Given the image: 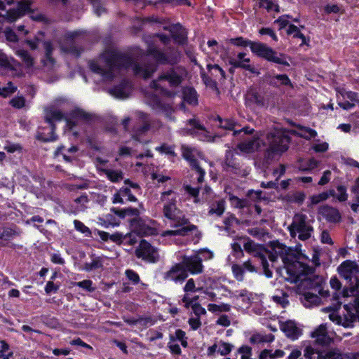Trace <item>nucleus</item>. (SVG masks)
Masks as SVG:
<instances>
[{"label":"nucleus","instance_id":"nucleus-20","mask_svg":"<svg viewBox=\"0 0 359 359\" xmlns=\"http://www.w3.org/2000/svg\"><path fill=\"white\" fill-rule=\"evenodd\" d=\"M147 103L154 110L162 111L168 118L174 120V118L172 116L173 109L169 104L161 102L160 98L156 95L148 97L147 98Z\"/></svg>","mask_w":359,"mask_h":359},{"label":"nucleus","instance_id":"nucleus-23","mask_svg":"<svg viewBox=\"0 0 359 359\" xmlns=\"http://www.w3.org/2000/svg\"><path fill=\"white\" fill-rule=\"evenodd\" d=\"M319 214L329 222L337 223L341 219V214L337 208L323 205L319 209Z\"/></svg>","mask_w":359,"mask_h":359},{"label":"nucleus","instance_id":"nucleus-28","mask_svg":"<svg viewBox=\"0 0 359 359\" xmlns=\"http://www.w3.org/2000/svg\"><path fill=\"white\" fill-rule=\"evenodd\" d=\"M280 330L290 338L297 339L301 334V330L294 321L288 320L280 325Z\"/></svg>","mask_w":359,"mask_h":359},{"label":"nucleus","instance_id":"nucleus-17","mask_svg":"<svg viewBox=\"0 0 359 359\" xmlns=\"http://www.w3.org/2000/svg\"><path fill=\"white\" fill-rule=\"evenodd\" d=\"M30 1H21L18 4L16 8L11 9L6 12V15H1L0 18L3 20H7L8 22H13L18 18L22 16L26 12H29L30 9Z\"/></svg>","mask_w":359,"mask_h":359},{"label":"nucleus","instance_id":"nucleus-31","mask_svg":"<svg viewBox=\"0 0 359 359\" xmlns=\"http://www.w3.org/2000/svg\"><path fill=\"white\" fill-rule=\"evenodd\" d=\"M319 164V161L314 158H310L307 161L299 159L297 164V168L302 171H309L316 168Z\"/></svg>","mask_w":359,"mask_h":359},{"label":"nucleus","instance_id":"nucleus-43","mask_svg":"<svg viewBox=\"0 0 359 359\" xmlns=\"http://www.w3.org/2000/svg\"><path fill=\"white\" fill-rule=\"evenodd\" d=\"M278 82L284 86L291 85V81L286 74H278L271 79L270 84L273 86H278Z\"/></svg>","mask_w":359,"mask_h":359},{"label":"nucleus","instance_id":"nucleus-32","mask_svg":"<svg viewBox=\"0 0 359 359\" xmlns=\"http://www.w3.org/2000/svg\"><path fill=\"white\" fill-rule=\"evenodd\" d=\"M247 100L248 102L254 103L259 107H263L264 105V97L253 89H251L248 92Z\"/></svg>","mask_w":359,"mask_h":359},{"label":"nucleus","instance_id":"nucleus-38","mask_svg":"<svg viewBox=\"0 0 359 359\" xmlns=\"http://www.w3.org/2000/svg\"><path fill=\"white\" fill-rule=\"evenodd\" d=\"M131 233L123 235L121 233H115L111 234L110 240L115 243H121L123 240H126L128 238H129L128 243L130 245H134L137 241L135 238H131Z\"/></svg>","mask_w":359,"mask_h":359},{"label":"nucleus","instance_id":"nucleus-30","mask_svg":"<svg viewBox=\"0 0 359 359\" xmlns=\"http://www.w3.org/2000/svg\"><path fill=\"white\" fill-rule=\"evenodd\" d=\"M244 250L249 253H254L255 256L259 258V254L262 253L264 248L257 244L253 241L248 239L243 245Z\"/></svg>","mask_w":359,"mask_h":359},{"label":"nucleus","instance_id":"nucleus-11","mask_svg":"<svg viewBox=\"0 0 359 359\" xmlns=\"http://www.w3.org/2000/svg\"><path fill=\"white\" fill-rule=\"evenodd\" d=\"M135 255L149 263H156L160 258L158 250L145 240L140 241L138 248L135 250Z\"/></svg>","mask_w":359,"mask_h":359},{"label":"nucleus","instance_id":"nucleus-24","mask_svg":"<svg viewBox=\"0 0 359 359\" xmlns=\"http://www.w3.org/2000/svg\"><path fill=\"white\" fill-rule=\"evenodd\" d=\"M138 118L141 123L139 126H135L133 128V137L137 138V136H140L147 132L150 127V119L149 116L142 111L137 112Z\"/></svg>","mask_w":359,"mask_h":359},{"label":"nucleus","instance_id":"nucleus-39","mask_svg":"<svg viewBox=\"0 0 359 359\" xmlns=\"http://www.w3.org/2000/svg\"><path fill=\"white\" fill-rule=\"evenodd\" d=\"M16 54L20 57L27 68L33 66L34 59L27 50L19 49L16 51Z\"/></svg>","mask_w":359,"mask_h":359},{"label":"nucleus","instance_id":"nucleus-36","mask_svg":"<svg viewBox=\"0 0 359 359\" xmlns=\"http://www.w3.org/2000/svg\"><path fill=\"white\" fill-rule=\"evenodd\" d=\"M103 267L102 259L100 257H93L91 262H86L83 266V269L86 271H91Z\"/></svg>","mask_w":359,"mask_h":359},{"label":"nucleus","instance_id":"nucleus-19","mask_svg":"<svg viewBox=\"0 0 359 359\" xmlns=\"http://www.w3.org/2000/svg\"><path fill=\"white\" fill-rule=\"evenodd\" d=\"M311 336L315 339L316 344L323 346H328L333 342V338L329 335L325 324L319 325Z\"/></svg>","mask_w":359,"mask_h":359},{"label":"nucleus","instance_id":"nucleus-16","mask_svg":"<svg viewBox=\"0 0 359 359\" xmlns=\"http://www.w3.org/2000/svg\"><path fill=\"white\" fill-rule=\"evenodd\" d=\"M130 222L132 231L140 236L153 235L156 232L154 228L151 227L149 224L140 217L132 219Z\"/></svg>","mask_w":359,"mask_h":359},{"label":"nucleus","instance_id":"nucleus-47","mask_svg":"<svg viewBox=\"0 0 359 359\" xmlns=\"http://www.w3.org/2000/svg\"><path fill=\"white\" fill-rule=\"evenodd\" d=\"M287 248L285 245H282L279 243L274 244V245L272 248L271 252H273L274 254L280 257L282 260L284 262L285 255H287Z\"/></svg>","mask_w":359,"mask_h":359},{"label":"nucleus","instance_id":"nucleus-44","mask_svg":"<svg viewBox=\"0 0 359 359\" xmlns=\"http://www.w3.org/2000/svg\"><path fill=\"white\" fill-rule=\"evenodd\" d=\"M231 306L227 304H221L219 305L215 304H209L208 305V309L209 311L215 313V312H228L230 311Z\"/></svg>","mask_w":359,"mask_h":359},{"label":"nucleus","instance_id":"nucleus-10","mask_svg":"<svg viewBox=\"0 0 359 359\" xmlns=\"http://www.w3.org/2000/svg\"><path fill=\"white\" fill-rule=\"evenodd\" d=\"M181 151L182 157L189 162L191 169L196 170L198 175L197 177L198 182L199 183L203 182L205 172L196 159V156L199 154L198 150L194 147L182 144L181 146Z\"/></svg>","mask_w":359,"mask_h":359},{"label":"nucleus","instance_id":"nucleus-53","mask_svg":"<svg viewBox=\"0 0 359 359\" xmlns=\"http://www.w3.org/2000/svg\"><path fill=\"white\" fill-rule=\"evenodd\" d=\"M218 120L219 122V127L226 130H232L234 129L236 126V123L234 121L231 119H222L220 117H218Z\"/></svg>","mask_w":359,"mask_h":359},{"label":"nucleus","instance_id":"nucleus-64","mask_svg":"<svg viewBox=\"0 0 359 359\" xmlns=\"http://www.w3.org/2000/svg\"><path fill=\"white\" fill-rule=\"evenodd\" d=\"M230 201L231 203L238 208H243L247 205V201L243 199H240L236 196L230 197Z\"/></svg>","mask_w":359,"mask_h":359},{"label":"nucleus","instance_id":"nucleus-8","mask_svg":"<svg viewBox=\"0 0 359 359\" xmlns=\"http://www.w3.org/2000/svg\"><path fill=\"white\" fill-rule=\"evenodd\" d=\"M287 273L290 276L289 279L291 282L297 283L299 281L306 283L310 280L306 278V275L313 272V268L299 261H294L285 267Z\"/></svg>","mask_w":359,"mask_h":359},{"label":"nucleus","instance_id":"nucleus-25","mask_svg":"<svg viewBox=\"0 0 359 359\" xmlns=\"http://www.w3.org/2000/svg\"><path fill=\"white\" fill-rule=\"evenodd\" d=\"M259 138L253 136L245 139L242 142L238 144L240 151L245 153H251L259 147Z\"/></svg>","mask_w":359,"mask_h":359},{"label":"nucleus","instance_id":"nucleus-55","mask_svg":"<svg viewBox=\"0 0 359 359\" xmlns=\"http://www.w3.org/2000/svg\"><path fill=\"white\" fill-rule=\"evenodd\" d=\"M330 194L327 192H322L311 197V205H316L322 201L327 200Z\"/></svg>","mask_w":359,"mask_h":359},{"label":"nucleus","instance_id":"nucleus-58","mask_svg":"<svg viewBox=\"0 0 359 359\" xmlns=\"http://www.w3.org/2000/svg\"><path fill=\"white\" fill-rule=\"evenodd\" d=\"M4 149L8 153L21 152L22 147L20 144L7 142L6 144L4 146Z\"/></svg>","mask_w":359,"mask_h":359},{"label":"nucleus","instance_id":"nucleus-54","mask_svg":"<svg viewBox=\"0 0 359 359\" xmlns=\"http://www.w3.org/2000/svg\"><path fill=\"white\" fill-rule=\"evenodd\" d=\"M203 289V287H196L195 281L193 278H190L187 280L186 283L183 290L185 293L196 292V291H201Z\"/></svg>","mask_w":359,"mask_h":359},{"label":"nucleus","instance_id":"nucleus-42","mask_svg":"<svg viewBox=\"0 0 359 359\" xmlns=\"http://www.w3.org/2000/svg\"><path fill=\"white\" fill-rule=\"evenodd\" d=\"M207 69L210 72L211 75L215 78H219V75L220 79H225V72L218 65L209 64L207 65Z\"/></svg>","mask_w":359,"mask_h":359},{"label":"nucleus","instance_id":"nucleus-18","mask_svg":"<svg viewBox=\"0 0 359 359\" xmlns=\"http://www.w3.org/2000/svg\"><path fill=\"white\" fill-rule=\"evenodd\" d=\"M278 256L270 250H263L262 253L259 254V259L262 266L264 275L267 278H271L273 273L269 269L268 259L271 262V267H274V263L277 261Z\"/></svg>","mask_w":359,"mask_h":359},{"label":"nucleus","instance_id":"nucleus-41","mask_svg":"<svg viewBox=\"0 0 359 359\" xmlns=\"http://www.w3.org/2000/svg\"><path fill=\"white\" fill-rule=\"evenodd\" d=\"M337 192L335 194V191L334 190H330V196L336 197L339 201H345L347 200L348 195L346 194V189L344 186H338L337 188Z\"/></svg>","mask_w":359,"mask_h":359},{"label":"nucleus","instance_id":"nucleus-49","mask_svg":"<svg viewBox=\"0 0 359 359\" xmlns=\"http://www.w3.org/2000/svg\"><path fill=\"white\" fill-rule=\"evenodd\" d=\"M231 269L235 278L238 281H243L244 280L245 271L241 264H233Z\"/></svg>","mask_w":359,"mask_h":359},{"label":"nucleus","instance_id":"nucleus-2","mask_svg":"<svg viewBox=\"0 0 359 359\" xmlns=\"http://www.w3.org/2000/svg\"><path fill=\"white\" fill-rule=\"evenodd\" d=\"M160 201L163 203V215L168 220L170 226L175 228V230H167L163 233V236H187L190 231L196 227L189 224L185 215L177 208V194L172 190L164 191L161 194Z\"/></svg>","mask_w":359,"mask_h":359},{"label":"nucleus","instance_id":"nucleus-62","mask_svg":"<svg viewBox=\"0 0 359 359\" xmlns=\"http://www.w3.org/2000/svg\"><path fill=\"white\" fill-rule=\"evenodd\" d=\"M74 226L76 230L81 231L83 233H85L86 235L90 234V231L89 228L87 227L86 226H85L83 224V223H82L81 222H80L79 220H74Z\"/></svg>","mask_w":359,"mask_h":359},{"label":"nucleus","instance_id":"nucleus-27","mask_svg":"<svg viewBox=\"0 0 359 359\" xmlns=\"http://www.w3.org/2000/svg\"><path fill=\"white\" fill-rule=\"evenodd\" d=\"M44 118L46 121L52 126V125H55V122L62 120L64 114L60 110L55 108L54 107H51L45 109Z\"/></svg>","mask_w":359,"mask_h":359},{"label":"nucleus","instance_id":"nucleus-61","mask_svg":"<svg viewBox=\"0 0 359 359\" xmlns=\"http://www.w3.org/2000/svg\"><path fill=\"white\" fill-rule=\"evenodd\" d=\"M126 275L127 278L133 283L137 284L140 282L139 275L134 271L131 269H128L126 271Z\"/></svg>","mask_w":359,"mask_h":359},{"label":"nucleus","instance_id":"nucleus-52","mask_svg":"<svg viewBox=\"0 0 359 359\" xmlns=\"http://www.w3.org/2000/svg\"><path fill=\"white\" fill-rule=\"evenodd\" d=\"M62 156L63 159L67 162H72L74 158L72 155L67 152H65V147L60 146L59 147L55 152V156Z\"/></svg>","mask_w":359,"mask_h":359},{"label":"nucleus","instance_id":"nucleus-40","mask_svg":"<svg viewBox=\"0 0 359 359\" xmlns=\"http://www.w3.org/2000/svg\"><path fill=\"white\" fill-rule=\"evenodd\" d=\"M184 99L189 104H197L198 100L196 90L191 88L185 89L184 90Z\"/></svg>","mask_w":359,"mask_h":359},{"label":"nucleus","instance_id":"nucleus-21","mask_svg":"<svg viewBox=\"0 0 359 359\" xmlns=\"http://www.w3.org/2000/svg\"><path fill=\"white\" fill-rule=\"evenodd\" d=\"M132 91V84L128 80H123L120 84L111 88L109 93L118 99H126L129 97Z\"/></svg>","mask_w":359,"mask_h":359},{"label":"nucleus","instance_id":"nucleus-1","mask_svg":"<svg viewBox=\"0 0 359 359\" xmlns=\"http://www.w3.org/2000/svg\"><path fill=\"white\" fill-rule=\"evenodd\" d=\"M89 66L93 72L102 75L106 79H112L121 69L129 67L132 68L135 75L147 79L150 77L157 68L156 64L153 62L143 65L135 62L127 54L114 48L106 49L100 54L97 61H90Z\"/></svg>","mask_w":359,"mask_h":359},{"label":"nucleus","instance_id":"nucleus-45","mask_svg":"<svg viewBox=\"0 0 359 359\" xmlns=\"http://www.w3.org/2000/svg\"><path fill=\"white\" fill-rule=\"evenodd\" d=\"M287 33L288 34H293L294 38L301 39L302 41V45L306 43L305 36L299 30V28L297 26L292 24L290 25L287 30Z\"/></svg>","mask_w":359,"mask_h":359},{"label":"nucleus","instance_id":"nucleus-4","mask_svg":"<svg viewBox=\"0 0 359 359\" xmlns=\"http://www.w3.org/2000/svg\"><path fill=\"white\" fill-rule=\"evenodd\" d=\"M182 81V74L180 68H170L154 80L150 86L155 92L166 94L168 87L178 86Z\"/></svg>","mask_w":359,"mask_h":359},{"label":"nucleus","instance_id":"nucleus-35","mask_svg":"<svg viewBox=\"0 0 359 359\" xmlns=\"http://www.w3.org/2000/svg\"><path fill=\"white\" fill-rule=\"evenodd\" d=\"M225 210V202L222 200L213 203L208 211L209 215H216L220 217L224 212Z\"/></svg>","mask_w":359,"mask_h":359},{"label":"nucleus","instance_id":"nucleus-48","mask_svg":"<svg viewBox=\"0 0 359 359\" xmlns=\"http://www.w3.org/2000/svg\"><path fill=\"white\" fill-rule=\"evenodd\" d=\"M19 233L13 229L11 228H3L0 229V238L5 241H8L11 238L18 236Z\"/></svg>","mask_w":359,"mask_h":359},{"label":"nucleus","instance_id":"nucleus-7","mask_svg":"<svg viewBox=\"0 0 359 359\" xmlns=\"http://www.w3.org/2000/svg\"><path fill=\"white\" fill-rule=\"evenodd\" d=\"M147 53L161 65H175L180 58V53L174 48H169L165 52L160 50L154 44L148 45Z\"/></svg>","mask_w":359,"mask_h":359},{"label":"nucleus","instance_id":"nucleus-9","mask_svg":"<svg viewBox=\"0 0 359 359\" xmlns=\"http://www.w3.org/2000/svg\"><path fill=\"white\" fill-rule=\"evenodd\" d=\"M267 140L273 153H283L287 150L290 137L282 130L274 129L268 133Z\"/></svg>","mask_w":359,"mask_h":359},{"label":"nucleus","instance_id":"nucleus-50","mask_svg":"<svg viewBox=\"0 0 359 359\" xmlns=\"http://www.w3.org/2000/svg\"><path fill=\"white\" fill-rule=\"evenodd\" d=\"M326 359H341L342 353L338 348L326 349Z\"/></svg>","mask_w":359,"mask_h":359},{"label":"nucleus","instance_id":"nucleus-15","mask_svg":"<svg viewBox=\"0 0 359 359\" xmlns=\"http://www.w3.org/2000/svg\"><path fill=\"white\" fill-rule=\"evenodd\" d=\"M188 277V273L183 269L180 262L175 264L166 272L163 273L164 280H171L175 283H183Z\"/></svg>","mask_w":359,"mask_h":359},{"label":"nucleus","instance_id":"nucleus-46","mask_svg":"<svg viewBox=\"0 0 359 359\" xmlns=\"http://www.w3.org/2000/svg\"><path fill=\"white\" fill-rule=\"evenodd\" d=\"M299 129L300 132L298 133L299 135L306 140H310L311 138L315 137L317 135L316 131L310 128L300 126Z\"/></svg>","mask_w":359,"mask_h":359},{"label":"nucleus","instance_id":"nucleus-12","mask_svg":"<svg viewBox=\"0 0 359 359\" xmlns=\"http://www.w3.org/2000/svg\"><path fill=\"white\" fill-rule=\"evenodd\" d=\"M223 168L226 171L241 177L247 176L249 172L246 168H243V165L235 157L231 151H227L226 152Z\"/></svg>","mask_w":359,"mask_h":359},{"label":"nucleus","instance_id":"nucleus-60","mask_svg":"<svg viewBox=\"0 0 359 359\" xmlns=\"http://www.w3.org/2000/svg\"><path fill=\"white\" fill-rule=\"evenodd\" d=\"M10 103L12 105V107L17 109H21L25 106V100L23 97H16L13 98L10 101Z\"/></svg>","mask_w":359,"mask_h":359},{"label":"nucleus","instance_id":"nucleus-37","mask_svg":"<svg viewBox=\"0 0 359 359\" xmlns=\"http://www.w3.org/2000/svg\"><path fill=\"white\" fill-rule=\"evenodd\" d=\"M43 46L45 50L46 59L43 60L44 65H53L54 63V59L52 57V52L53 47L50 41H43Z\"/></svg>","mask_w":359,"mask_h":359},{"label":"nucleus","instance_id":"nucleus-56","mask_svg":"<svg viewBox=\"0 0 359 359\" xmlns=\"http://www.w3.org/2000/svg\"><path fill=\"white\" fill-rule=\"evenodd\" d=\"M230 41L232 44L236 45L237 46H242V47H246L251 46L252 41L245 39L243 37H237L235 39H231Z\"/></svg>","mask_w":359,"mask_h":359},{"label":"nucleus","instance_id":"nucleus-29","mask_svg":"<svg viewBox=\"0 0 359 359\" xmlns=\"http://www.w3.org/2000/svg\"><path fill=\"white\" fill-rule=\"evenodd\" d=\"M72 119H68L67 121V126L70 129H72L74 126H76L75 121L76 120H83L85 121H88L91 119V114L86 112L83 109H75L72 111L71 114Z\"/></svg>","mask_w":359,"mask_h":359},{"label":"nucleus","instance_id":"nucleus-13","mask_svg":"<svg viewBox=\"0 0 359 359\" xmlns=\"http://www.w3.org/2000/svg\"><path fill=\"white\" fill-rule=\"evenodd\" d=\"M79 32H68L65 33L63 41L61 42V48L64 52L79 56L81 48L76 44L75 39L79 36Z\"/></svg>","mask_w":359,"mask_h":359},{"label":"nucleus","instance_id":"nucleus-26","mask_svg":"<svg viewBox=\"0 0 359 359\" xmlns=\"http://www.w3.org/2000/svg\"><path fill=\"white\" fill-rule=\"evenodd\" d=\"M168 30L176 42L183 44L187 41V32L181 25H172L168 27Z\"/></svg>","mask_w":359,"mask_h":359},{"label":"nucleus","instance_id":"nucleus-5","mask_svg":"<svg viewBox=\"0 0 359 359\" xmlns=\"http://www.w3.org/2000/svg\"><path fill=\"white\" fill-rule=\"evenodd\" d=\"M340 276L347 281L352 294L359 291V265L353 261L346 260L338 266Z\"/></svg>","mask_w":359,"mask_h":359},{"label":"nucleus","instance_id":"nucleus-59","mask_svg":"<svg viewBox=\"0 0 359 359\" xmlns=\"http://www.w3.org/2000/svg\"><path fill=\"white\" fill-rule=\"evenodd\" d=\"M189 124L190 125V126H191V128L189 129V132L187 133L189 134H194L196 133V130H201V131H204L205 130V128L203 126H201V124L198 123L196 122V121L195 120H193V119H190L189 121Z\"/></svg>","mask_w":359,"mask_h":359},{"label":"nucleus","instance_id":"nucleus-34","mask_svg":"<svg viewBox=\"0 0 359 359\" xmlns=\"http://www.w3.org/2000/svg\"><path fill=\"white\" fill-rule=\"evenodd\" d=\"M55 125H52L49 129L50 131L47 133L43 131H38L36 136L37 139L43 142H51L56 140L57 136L55 134Z\"/></svg>","mask_w":359,"mask_h":359},{"label":"nucleus","instance_id":"nucleus-6","mask_svg":"<svg viewBox=\"0 0 359 359\" xmlns=\"http://www.w3.org/2000/svg\"><path fill=\"white\" fill-rule=\"evenodd\" d=\"M250 50L257 56L263 57L269 62L287 67L290 65L284 54L276 52L265 43L252 41Z\"/></svg>","mask_w":359,"mask_h":359},{"label":"nucleus","instance_id":"nucleus-33","mask_svg":"<svg viewBox=\"0 0 359 359\" xmlns=\"http://www.w3.org/2000/svg\"><path fill=\"white\" fill-rule=\"evenodd\" d=\"M102 173L104 174L107 178L114 183L118 182L123 179V173L121 170H103Z\"/></svg>","mask_w":359,"mask_h":359},{"label":"nucleus","instance_id":"nucleus-63","mask_svg":"<svg viewBox=\"0 0 359 359\" xmlns=\"http://www.w3.org/2000/svg\"><path fill=\"white\" fill-rule=\"evenodd\" d=\"M93 4L95 13L97 16L101 15L102 13L105 12V9L102 7L100 0H90Z\"/></svg>","mask_w":359,"mask_h":359},{"label":"nucleus","instance_id":"nucleus-22","mask_svg":"<svg viewBox=\"0 0 359 359\" xmlns=\"http://www.w3.org/2000/svg\"><path fill=\"white\" fill-rule=\"evenodd\" d=\"M245 53H239L236 57H230L229 63L233 68H242L252 73H255V69L254 67L250 64V58H245Z\"/></svg>","mask_w":359,"mask_h":359},{"label":"nucleus","instance_id":"nucleus-57","mask_svg":"<svg viewBox=\"0 0 359 359\" xmlns=\"http://www.w3.org/2000/svg\"><path fill=\"white\" fill-rule=\"evenodd\" d=\"M233 345L229 343L226 342H220L219 344V348L217 349V351L222 355H228L232 350Z\"/></svg>","mask_w":359,"mask_h":359},{"label":"nucleus","instance_id":"nucleus-51","mask_svg":"<svg viewBox=\"0 0 359 359\" xmlns=\"http://www.w3.org/2000/svg\"><path fill=\"white\" fill-rule=\"evenodd\" d=\"M156 150L172 157H175L177 156L175 151V146L163 144L161 147H157Z\"/></svg>","mask_w":359,"mask_h":359},{"label":"nucleus","instance_id":"nucleus-3","mask_svg":"<svg viewBox=\"0 0 359 359\" xmlns=\"http://www.w3.org/2000/svg\"><path fill=\"white\" fill-rule=\"evenodd\" d=\"M313 220L309 219L308 216L302 213H297L292 218V222L287 227L292 238H297L301 241L309 240L313 233V227L312 224Z\"/></svg>","mask_w":359,"mask_h":359},{"label":"nucleus","instance_id":"nucleus-14","mask_svg":"<svg viewBox=\"0 0 359 359\" xmlns=\"http://www.w3.org/2000/svg\"><path fill=\"white\" fill-rule=\"evenodd\" d=\"M180 263L187 273L198 274L203 272L202 259L198 255L184 256Z\"/></svg>","mask_w":359,"mask_h":359}]
</instances>
